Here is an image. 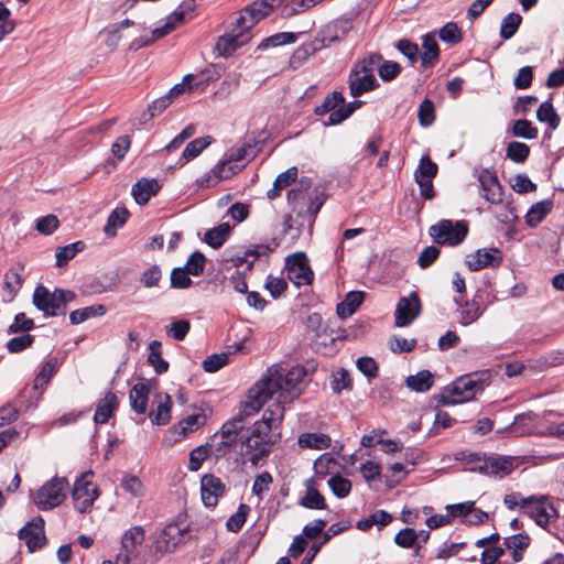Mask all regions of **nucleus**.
<instances>
[{
    "label": "nucleus",
    "instance_id": "nucleus-25",
    "mask_svg": "<svg viewBox=\"0 0 564 564\" xmlns=\"http://www.w3.org/2000/svg\"><path fill=\"white\" fill-rule=\"evenodd\" d=\"M160 189L159 182L154 178H141L133 186L131 194L139 205H145Z\"/></svg>",
    "mask_w": 564,
    "mask_h": 564
},
{
    "label": "nucleus",
    "instance_id": "nucleus-29",
    "mask_svg": "<svg viewBox=\"0 0 564 564\" xmlns=\"http://www.w3.org/2000/svg\"><path fill=\"white\" fill-rule=\"evenodd\" d=\"M118 406V398L117 395L109 391L106 395L98 402L97 409L94 414V421L97 424H105L108 422L113 411Z\"/></svg>",
    "mask_w": 564,
    "mask_h": 564
},
{
    "label": "nucleus",
    "instance_id": "nucleus-9",
    "mask_svg": "<svg viewBox=\"0 0 564 564\" xmlns=\"http://www.w3.org/2000/svg\"><path fill=\"white\" fill-rule=\"evenodd\" d=\"M93 476V471L82 474L75 481L72 491L75 509L80 513L86 512L98 498L99 491L95 487L89 478Z\"/></svg>",
    "mask_w": 564,
    "mask_h": 564
},
{
    "label": "nucleus",
    "instance_id": "nucleus-11",
    "mask_svg": "<svg viewBox=\"0 0 564 564\" xmlns=\"http://www.w3.org/2000/svg\"><path fill=\"white\" fill-rule=\"evenodd\" d=\"M285 269L288 279L295 285H308L313 282L314 273L310 267L308 258L304 252H295L286 257Z\"/></svg>",
    "mask_w": 564,
    "mask_h": 564
},
{
    "label": "nucleus",
    "instance_id": "nucleus-45",
    "mask_svg": "<svg viewBox=\"0 0 564 564\" xmlns=\"http://www.w3.org/2000/svg\"><path fill=\"white\" fill-rule=\"evenodd\" d=\"M57 367L58 362L56 358H50L46 360L34 379L33 388L35 390L43 389V387L50 382L53 375L57 371Z\"/></svg>",
    "mask_w": 564,
    "mask_h": 564
},
{
    "label": "nucleus",
    "instance_id": "nucleus-14",
    "mask_svg": "<svg viewBox=\"0 0 564 564\" xmlns=\"http://www.w3.org/2000/svg\"><path fill=\"white\" fill-rule=\"evenodd\" d=\"M421 301L416 292H411L408 297H401L395 307V326L410 325L421 313Z\"/></svg>",
    "mask_w": 564,
    "mask_h": 564
},
{
    "label": "nucleus",
    "instance_id": "nucleus-35",
    "mask_svg": "<svg viewBox=\"0 0 564 564\" xmlns=\"http://www.w3.org/2000/svg\"><path fill=\"white\" fill-rule=\"evenodd\" d=\"M150 354L148 364L154 368L158 375H163L169 370V362L162 358V344L159 340H152L149 344Z\"/></svg>",
    "mask_w": 564,
    "mask_h": 564
},
{
    "label": "nucleus",
    "instance_id": "nucleus-17",
    "mask_svg": "<svg viewBox=\"0 0 564 564\" xmlns=\"http://www.w3.org/2000/svg\"><path fill=\"white\" fill-rule=\"evenodd\" d=\"M226 486L220 478L206 474L200 479L202 500L206 507H215L218 499L225 494Z\"/></svg>",
    "mask_w": 564,
    "mask_h": 564
},
{
    "label": "nucleus",
    "instance_id": "nucleus-13",
    "mask_svg": "<svg viewBox=\"0 0 564 564\" xmlns=\"http://www.w3.org/2000/svg\"><path fill=\"white\" fill-rule=\"evenodd\" d=\"M19 539L24 541L29 552L33 553L43 547L46 543L44 533V520L42 517H35L19 530Z\"/></svg>",
    "mask_w": 564,
    "mask_h": 564
},
{
    "label": "nucleus",
    "instance_id": "nucleus-22",
    "mask_svg": "<svg viewBox=\"0 0 564 564\" xmlns=\"http://www.w3.org/2000/svg\"><path fill=\"white\" fill-rule=\"evenodd\" d=\"M454 302L457 305L458 323L463 326L473 324L482 315L480 303L476 299L463 301L460 297H455Z\"/></svg>",
    "mask_w": 564,
    "mask_h": 564
},
{
    "label": "nucleus",
    "instance_id": "nucleus-7",
    "mask_svg": "<svg viewBox=\"0 0 564 564\" xmlns=\"http://www.w3.org/2000/svg\"><path fill=\"white\" fill-rule=\"evenodd\" d=\"M250 415L251 414H247L245 412L243 403L240 413L223 424L220 431L214 435L215 438L220 436V441L214 445L216 457H223L227 455L236 445L238 434L243 429L245 419Z\"/></svg>",
    "mask_w": 564,
    "mask_h": 564
},
{
    "label": "nucleus",
    "instance_id": "nucleus-56",
    "mask_svg": "<svg viewBox=\"0 0 564 564\" xmlns=\"http://www.w3.org/2000/svg\"><path fill=\"white\" fill-rule=\"evenodd\" d=\"M344 102L345 98L343 94L339 91H333L325 97L324 101L319 106L315 107L314 113L316 116H324Z\"/></svg>",
    "mask_w": 564,
    "mask_h": 564
},
{
    "label": "nucleus",
    "instance_id": "nucleus-59",
    "mask_svg": "<svg viewBox=\"0 0 564 564\" xmlns=\"http://www.w3.org/2000/svg\"><path fill=\"white\" fill-rule=\"evenodd\" d=\"M397 50L403 54L410 62L411 65H414L420 58L419 46L411 42L408 39H402L395 43Z\"/></svg>",
    "mask_w": 564,
    "mask_h": 564
},
{
    "label": "nucleus",
    "instance_id": "nucleus-1",
    "mask_svg": "<svg viewBox=\"0 0 564 564\" xmlns=\"http://www.w3.org/2000/svg\"><path fill=\"white\" fill-rule=\"evenodd\" d=\"M306 375L307 371L302 366H294L286 372L274 367L269 368L267 373L249 390L245 401V412L247 414L257 413L275 394L282 402L294 401L302 394Z\"/></svg>",
    "mask_w": 564,
    "mask_h": 564
},
{
    "label": "nucleus",
    "instance_id": "nucleus-53",
    "mask_svg": "<svg viewBox=\"0 0 564 564\" xmlns=\"http://www.w3.org/2000/svg\"><path fill=\"white\" fill-rule=\"evenodd\" d=\"M120 486L131 497H141L144 495V486L139 477L132 474H126L120 480Z\"/></svg>",
    "mask_w": 564,
    "mask_h": 564
},
{
    "label": "nucleus",
    "instance_id": "nucleus-2",
    "mask_svg": "<svg viewBox=\"0 0 564 564\" xmlns=\"http://www.w3.org/2000/svg\"><path fill=\"white\" fill-rule=\"evenodd\" d=\"M76 295L73 291L55 289L51 292L43 285H37L33 293V305L41 312L45 317L51 316H63L66 314L67 304L75 300Z\"/></svg>",
    "mask_w": 564,
    "mask_h": 564
},
{
    "label": "nucleus",
    "instance_id": "nucleus-23",
    "mask_svg": "<svg viewBox=\"0 0 564 564\" xmlns=\"http://www.w3.org/2000/svg\"><path fill=\"white\" fill-rule=\"evenodd\" d=\"M154 403L156 409L149 413L151 422L156 425L167 424L171 420V409L173 405L171 395L162 392L156 393L154 395Z\"/></svg>",
    "mask_w": 564,
    "mask_h": 564
},
{
    "label": "nucleus",
    "instance_id": "nucleus-51",
    "mask_svg": "<svg viewBox=\"0 0 564 564\" xmlns=\"http://www.w3.org/2000/svg\"><path fill=\"white\" fill-rule=\"evenodd\" d=\"M322 0H284L283 14L285 17H292L308 10Z\"/></svg>",
    "mask_w": 564,
    "mask_h": 564
},
{
    "label": "nucleus",
    "instance_id": "nucleus-47",
    "mask_svg": "<svg viewBox=\"0 0 564 564\" xmlns=\"http://www.w3.org/2000/svg\"><path fill=\"white\" fill-rule=\"evenodd\" d=\"M214 449V445L205 444L199 445L191 451L188 458V469L191 471H197L205 459L209 457Z\"/></svg>",
    "mask_w": 564,
    "mask_h": 564
},
{
    "label": "nucleus",
    "instance_id": "nucleus-28",
    "mask_svg": "<svg viewBox=\"0 0 564 564\" xmlns=\"http://www.w3.org/2000/svg\"><path fill=\"white\" fill-rule=\"evenodd\" d=\"M150 389L145 383L134 384L129 392L131 409L138 414H144L148 409Z\"/></svg>",
    "mask_w": 564,
    "mask_h": 564
},
{
    "label": "nucleus",
    "instance_id": "nucleus-12",
    "mask_svg": "<svg viewBox=\"0 0 564 564\" xmlns=\"http://www.w3.org/2000/svg\"><path fill=\"white\" fill-rule=\"evenodd\" d=\"M477 180L480 185V196L490 204L498 205L503 202V187L494 170L482 169Z\"/></svg>",
    "mask_w": 564,
    "mask_h": 564
},
{
    "label": "nucleus",
    "instance_id": "nucleus-46",
    "mask_svg": "<svg viewBox=\"0 0 564 564\" xmlns=\"http://www.w3.org/2000/svg\"><path fill=\"white\" fill-rule=\"evenodd\" d=\"M522 22V17L519 13H508L501 21L500 37L503 40L511 39L519 30Z\"/></svg>",
    "mask_w": 564,
    "mask_h": 564
},
{
    "label": "nucleus",
    "instance_id": "nucleus-3",
    "mask_svg": "<svg viewBox=\"0 0 564 564\" xmlns=\"http://www.w3.org/2000/svg\"><path fill=\"white\" fill-rule=\"evenodd\" d=\"M482 389L481 381L470 377H460L451 386L444 388L438 397V403L442 405L463 403L471 400Z\"/></svg>",
    "mask_w": 564,
    "mask_h": 564
},
{
    "label": "nucleus",
    "instance_id": "nucleus-44",
    "mask_svg": "<svg viewBox=\"0 0 564 564\" xmlns=\"http://www.w3.org/2000/svg\"><path fill=\"white\" fill-rule=\"evenodd\" d=\"M213 138L210 135L202 137L192 140L184 149L182 159L188 162L197 158L210 143Z\"/></svg>",
    "mask_w": 564,
    "mask_h": 564
},
{
    "label": "nucleus",
    "instance_id": "nucleus-34",
    "mask_svg": "<svg viewBox=\"0 0 564 564\" xmlns=\"http://www.w3.org/2000/svg\"><path fill=\"white\" fill-rule=\"evenodd\" d=\"M173 31V25L171 23H165L161 28H156L151 31V36H140L134 39L130 44V50L138 51L142 47L149 46L155 41L166 36Z\"/></svg>",
    "mask_w": 564,
    "mask_h": 564
},
{
    "label": "nucleus",
    "instance_id": "nucleus-49",
    "mask_svg": "<svg viewBox=\"0 0 564 564\" xmlns=\"http://www.w3.org/2000/svg\"><path fill=\"white\" fill-rule=\"evenodd\" d=\"M300 505L307 509H326L325 498L313 487L307 488L305 495L300 500Z\"/></svg>",
    "mask_w": 564,
    "mask_h": 564
},
{
    "label": "nucleus",
    "instance_id": "nucleus-19",
    "mask_svg": "<svg viewBox=\"0 0 564 564\" xmlns=\"http://www.w3.org/2000/svg\"><path fill=\"white\" fill-rule=\"evenodd\" d=\"M241 443L246 447V453L251 454L249 460L252 466L260 465L271 453L272 443L270 440L260 436L254 437L249 434L241 440Z\"/></svg>",
    "mask_w": 564,
    "mask_h": 564
},
{
    "label": "nucleus",
    "instance_id": "nucleus-54",
    "mask_svg": "<svg viewBox=\"0 0 564 564\" xmlns=\"http://www.w3.org/2000/svg\"><path fill=\"white\" fill-rule=\"evenodd\" d=\"M249 511V506L240 503L238 510L228 518L226 522L227 530L234 533L240 531L246 522Z\"/></svg>",
    "mask_w": 564,
    "mask_h": 564
},
{
    "label": "nucleus",
    "instance_id": "nucleus-20",
    "mask_svg": "<svg viewBox=\"0 0 564 564\" xmlns=\"http://www.w3.org/2000/svg\"><path fill=\"white\" fill-rule=\"evenodd\" d=\"M348 84L350 95L354 98L379 87V83L373 74L361 73L352 68L349 72Z\"/></svg>",
    "mask_w": 564,
    "mask_h": 564
},
{
    "label": "nucleus",
    "instance_id": "nucleus-38",
    "mask_svg": "<svg viewBox=\"0 0 564 564\" xmlns=\"http://www.w3.org/2000/svg\"><path fill=\"white\" fill-rule=\"evenodd\" d=\"M230 234V226L223 223L205 232V242L214 249L220 248Z\"/></svg>",
    "mask_w": 564,
    "mask_h": 564
},
{
    "label": "nucleus",
    "instance_id": "nucleus-21",
    "mask_svg": "<svg viewBox=\"0 0 564 564\" xmlns=\"http://www.w3.org/2000/svg\"><path fill=\"white\" fill-rule=\"evenodd\" d=\"M186 529L171 523L164 528L156 541V550L161 553L173 552L183 541Z\"/></svg>",
    "mask_w": 564,
    "mask_h": 564
},
{
    "label": "nucleus",
    "instance_id": "nucleus-30",
    "mask_svg": "<svg viewBox=\"0 0 564 564\" xmlns=\"http://www.w3.org/2000/svg\"><path fill=\"white\" fill-rule=\"evenodd\" d=\"M365 299V293L361 291H350L346 294L344 301L337 304V315L340 318L350 317L356 310L361 305Z\"/></svg>",
    "mask_w": 564,
    "mask_h": 564
},
{
    "label": "nucleus",
    "instance_id": "nucleus-61",
    "mask_svg": "<svg viewBox=\"0 0 564 564\" xmlns=\"http://www.w3.org/2000/svg\"><path fill=\"white\" fill-rule=\"evenodd\" d=\"M512 133L516 137L531 140L538 137V129L532 126L531 121L527 119H519L516 120L512 126Z\"/></svg>",
    "mask_w": 564,
    "mask_h": 564
},
{
    "label": "nucleus",
    "instance_id": "nucleus-24",
    "mask_svg": "<svg viewBox=\"0 0 564 564\" xmlns=\"http://www.w3.org/2000/svg\"><path fill=\"white\" fill-rule=\"evenodd\" d=\"M209 73V70L202 73V78L196 83H193V80L196 79L194 75L189 74L184 76L183 82L173 86L166 95L173 100V98L184 93L186 88L188 90L204 89L209 82L215 79Z\"/></svg>",
    "mask_w": 564,
    "mask_h": 564
},
{
    "label": "nucleus",
    "instance_id": "nucleus-39",
    "mask_svg": "<svg viewBox=\"0 0 564 564\" xmlns=\"http://www.w3.org/2000/svg\"><path fill=\"white\" fill-rule=\"evenodd\" d=\"M332 440L326 434L304 433L299 437V445L303 448L326 449Z\"/></svg>",
    "mask_w": 564,
    "mask_h": 564
},
{
    "label": "nucleus",
    "instance_id": "nucleus-36",
    "mask_svg": "<svg viewBox=\"0 0 564 564\" xmlns=\"http://www.w3.org/2000/svg\"><path fill=\"white\" fill-rule=\"evenodd\" d=\"M392 516L386 510H377L366 519L357 521V528L361 531H367L371 527L377 525L378 529L387 527L392 521Z\"/></svg>",
    "mask_w": 564,
    "mask_h": 564
},
{
    "label": "nucleus",
    "instance_id": "nucleus-40",
    "mask_svg": "<svg viewBox=\"0 0 564 564\" xmlns=\"http://www.w3.org/2000/svg\"><path fill=\"white\" fill-rule=\"evenodd\" d=\"M286 402H282L278 397L276 401L272 403L262 414L261 422L267 423L271 429L278 427L284 416V405Z\"/></svg>",
    "mask_w": 564,
    "mask_h": 564
},
{
    "label": "nucleus",
    "instance_id": "nucleus-43",
    "mask_svg": "<svg viewBox=\"0 0 564 564\" xmlns=\"http://www.w3.org/2000/svg\"><path fill=\"white\" fill-rule=\"evenodd\" d=\"M85 249L83 241H76L64 247H59L56 250V265L62 268L68 263L75 256Z\"/></svg>",
    "mask_w": 564,
    "mask_h": 564
},
{
    "label": "nucleus",
    "instance_id": "nucleus-60",
    "mask_svg": "<svg viewBox=\"0 0 564 564\" xmlns=\"http://www.w3.org/2000/svg\"><path fill=\"white\" fill-rule=\"evenodd\" d=\"M205 262V256L199 251H195L189 256L186 264L182 268L189 274L197 276L204 272Z\"/></svg>",
    "mask_w": 564,
    "mask_h": 564
},
{
    "label": "nucleus",
    "instance_id": "nucleus-48",
    "mask_svg": "<svg viewBox=\"0 0 564 564\" xmlns=\"http://www.w3.org/2000/svg\"><path fill=\"white\" fill-rule=\"evenodd\" d=\"M129 216V213L126 208H116L113 209L108 219L107 225L105 226V234L109 237H113L117 234V228L124 225Z\"/></svg>",
    "mask_w": 564,
    "mask_h": 564
},
{
    "label": "nucleus",
    "instance_id": "nucleus-62",
    "mask_svg": "<svg viewBox=\"0 0 564 564\" xmlns=\"http://www.w3.org/2000/svg\"><path fill=\"white\" fill-rule=\"evenodd\" d=\"M437 174V165L434 163L429 155H423L420 160L419 167L414 173V177L422 180L433 178Z\"/></svg>",
    "mask_w": 564,
    "mask_h": 564
},
{
    "label": "nucleus",
    "instance_id": "nucleus-8",
    "mask_svg": "<svg viewBox=\"0 0 564 564\" xmlns=\"http://www.w3.org/2000/svg\"><path fill=\"white\" fill-rule=\"evenodd\" d=\"M522 509H527L528 516L541 528H545L551 519H556L558 512L550 502L547 495L529 496L522 499Z\"/></svg>",
    "mask_w": 564,
    "mask_h": 564
},
{
    "label": "nucleus",
    "instance_id": "nucleus-26",
    "mask_svg": "<svg viewBox=\"0 0 564 564\" xmlns=\"http://www.w3.org/2000/svg\"><path fill=\"white\" fill-rule=\"evenodd\" d=\"M421 54V64L424 68L433 67L440 58V47L436 42L435 35L427 33L423 36Z\"/></svg>",
    "mask_w": 564,
    "mask_h": 564
},
{
    "label": "nucleus",
    "instance_id": "nucleus-27",
    "mask_svg": "<svg viewBox=\"0 0 564 564\" xmlns=\"http://www.w3.org/2000/svg\"><path fill=\"white\" fill-rule=\"evenodd\" d=\"M513 464L509 458L505 457H488V464L482 465L478 468V473L482 475H490L497 477H503L512 471Z\"/></svg>",
    "mask_w": 564,
    "mask_h": 564
},
{
    "label": "nucleus",
    "instance_id": "nucleus-10",
    "mask_svg": "<svg viewBox=\"0 0 564 564\" xmlns=\"http://www.w3.org/2000/svg\"><path fill=\"white\" fill-rule=\"evenodd\" d=\"M246 15H240L236 21V26L231 32L218 37L216 51L220 56H231L236 50L246 44L250 37H247L250 31L245 30Z\"/></svg>",
    "mask_w": 564,
    "mask_h": 564
},
{
    "label": "nucleus",
    "instance_id": "nucleus-55",
    "mask_svg": "<svg viewBox=\"0 0 564 564\" xmlns=\"http://www.w3.org/2000/svg\"><path fill=\"white\" fill-rule=\"evenodd\" d=\"M383 57L380 53H370L368 56L359 59L355 63L352 69H356L366 74H373L375 69L378 70Z\"/></svg>",
    "mask_w": 564,
    "mask_h": 564
},
{
    "label": "nucleus",
    "instance_id": "nucleus-41",
    "mask_svg": "<svg viewBox=\"0 0 564 564\" xmlns=\"http://www.w3.org/2000/svg\"><path fill=\"white\" fill-rule=\"evenodd\" d=\"M105 314L106 307L104 305H91L70 312L69 321L73 325H78L91 317L102 316Z\"/></svg>",
    "mask_w": 564,
    "mask_h": 564
},
{
    "label": "nucleus",
    "instance_id": "nucleus-37",
    "mask_svg": "<svg viewBox=\"0 0 564 564\" xmlns=\"http://www.w3.org/2000/svg\"><path fill=\"white\" fill-rule=\"evenodd\" d=\"M552 202L546 199L535 203L525 215V221L530 227H536L552 209Z\"/></svg>",
    "mask_w": 564,
    "mask_h": 564
},
{
    "label": "nucleus",
    "instance_id": "nucleus-63",
    "mask_svg": "<svg viewBox=\"0 0 564 564\" xmlns=\"http://www.w3.org/2000/svg\"><path fill=\"white\" fill-rule=\"evenodd\" d=\"M438 36L443 42L448 43L451 45L459 43L463 39L459 28L454 22L446 23L440 30Z\"/></svg>",
    "mask_w": 564,
    "mask_h": 564
},
{
    "label": "nucleus",
    "instance_id": "nucleus-6",
    "mask_svg": "<svg viewBox=\"0 0 564 564\" xmlns=\"http://www.w3.org/2000/svg\"><path fill=\"white\" fill-rule=\"evenodd\" d=\"M67 487L68 481L65 477H54L37 490L33 501L44 511L56 508L65 500Z\"/></svg>",
    "mask_w": 564,
    "mask_h": 564
},
{
    "label": "nucleus",
    "instance_id": "nucleus-52",
    "mask_svg": "<svg viewBox=\"0 0 564 564\" xmlns=\"http://www.w3.org/2000/svg\"><path fill=\"white\" fill-rule=\"evenodd\" d=\"M506 155L514 163H524L530 155V148L523 142L512 141L508 144Z\"/></svg>",
    "mask_w": 564,
    "mask_h": 564
},
{
    "label": "nucleus",
    "instance_id": "nucleus-5",
    "mask_svg": "<svg viewBox=\"0 0 564 564\" xmlns=\"http://www.w3.org/2000/svg\"><path fill=\"white\" fill-rule=\"evenodd\" d=\"M144 539L145 532L141 525H134L126 531L121 538L116 564H142L140 555Z\"/></svg>",
    "mask_w": 564,
    "mask_h": 564
},
{
    "label": "nucleus",
    "instance_id": "nucleus-31",
    "mask_svg": "<svg viewBox=\"0 0 564 564\" xmlns=\"http://www.w3.org/2000/svg\"><path fill=\"white\" fill-rule=\"evenodd\" d=\"M406 387L415 392H426L434 383V375L430 370H421L416 375L409 376Z\"/></svg>",
    "mask_w": 564,
    "mask_h": 564
},
{
    "label": "nucleus",
    "instance_id": "nucleus-33",
    "mask_svg": "<svg viewBox=\"0 0 564 564\" xmlns=\"http://www.w3.org/2000/svg\"><path fill=\"white\" fill-rule=\"evenodd\" d=\"M323 48V44H319L318 41H311L308 43H304L299 46L291 56L290 65L292 68L300 67L311 55L315 52L321 51Z\"/></svg>",
    "mask_w": 564,
    "mask_h": 564
},
{
    "label": "nucleus",
    "instance_id": "nucleus-32",
    "mask_svg": "<svg viewBox=\"0 0 564 564\" xmlns=\"http://www.w3.org/2000/svg\"><path fill=\"white\" fill-rule=\"evenodd\" d=\"M296 177L297 169L295 166H292L286 171L280 173L273 183V187L269 189L267 193L268 198L275 199L276 197H279L281 191L291 185L293 182H295Z\"/></svg>",
    "mask_w": 564,
    "mask_h": 564
},
{
    "label": "nucleus",
    "instance_id": "nucleus-4",
    "mask_svg": "<svg viewBox=\"0 0 564 564\" xmlns=\"http://www.w3.org/2000/svg\"><path fill=\"white\" fill-rule=\"evenodd\" d=\"M429 234L437 245L458 246L468 235V225L465 220L442 219L429 228Z\"/></svg>",
    "mask_w": 564,
    "mask_h": 564
},
{
    "label": "nucleus",
    "instance_id": "nucleus-15",
    "mask_svg": "<svg viewBox=\"0 0 564 564\" xmlns=\"http://www.w3.org/2000/svg\"><path fill=\"white\" fill-rule=\"evenodd\" d=\"M245 167V164L235 163L229 158L217 163L208 174L199 181L200 186L209 187L217 184L221 180L230 178Z\"/></svg>",
    "mask_w": 564,
    "mask_h": 564
},
{
    "label": "nucleus",
    "instance_id": "nucleus-58",
    "mask_svg": "<svg viewBox=\"0 0 564 564\" xmlns=\"http://www.w3.org/2000/svg\"><path fill=\"white\" fill-rule=\"evenodd\" d=\"M297 34L293 32H281L276 33L274 35H271L267 39H264L261 44L259 45V48H268V47H274L282 44H289L294 43L296 41Z\"/></svg>",
    "mask_w": 564,
    "mask_h": 564
},
{
    "label": "nucleus",
    "instance_id": "nucleus-18",
    "mask_svg": "<svg viewBox=\"0 0 564 564\" xmlns=\"http://www.w3.org/2000/svg\"><path fill=\"white\" fill-rule=\"evenodd\" d=\"M502 262V254L497 248L479 249L468 256L466 261L470 271H479L486 267L497 268Z\"/></svg>",
    "mask_w": 564,
    "mask_h": 564
},
{
    "label": "nucleus",
    "instance_id": "nucleus-50",
    "mask_svg": "<svg viewBox=\"0 0 564 564\" xmlns=\"http://www.w3.org/2000/svg\"><path fill=\"white\" fill-rule=\"evenodd\" d=\"M330 490L337 498L347 497L350 491L352 484L348 478L340 476L339 474L333 475L327 481Z\"/></svg>",
    "mask_w": 564,
    "mask_h": 564
},
{
    "label": "nucleus",
    "instance_id": "nucleus-57",
    "mask_svg": "<svg viewBox=\"0 0 564 564\" xmlns=\"http://www.w3.org/2000/svg\"><path fill=\"white\" fill-rule=\"evenodd\" d=\"M23 269V265H20L19 270L10 269L4 275V289L8 291L10 297H13L22 286L23 280L21 272Z\"/></svg>",
    "mask_w": 564,
    "mask_h": 564
},
{
    "label": "nucleus",
    "instance_id": "nucleus-64",
    "mask_svg": "<svg viewBox=\"0 0 564 564\" xmlns=\"http://www.w3.org/2000/svg\"><path fill=\"white\" fill-rule=\"evenodd\" d=\"M191 330V323L187 319H176L172 322L166 330V334L175 340L182 341Z\"/></svg>",
    "mask_w": 564,
    "mask_h": 564
},
{
    "label": "nucleus",
    "instance_id": "nucleus-16",
    "mask_svg": "<svg viewBox=\"0 0 564 564\" xmlns=\"http://www.w3.org/2000/svg\"><path fill=\"white\" fill-rule=\"evenodd\" d=\"M284 0H256L248 4L243 12L246 15L245 30L250 31L260 20L270 14L274 7L282 6Z\"/></svg>",
    "mask_w": 564,
    "mask_h": 564
},
{
    "label": "nucleus",
    "instance_id": "nucleus-42",
    "mask_svg": "<svg viewBox=\"0 0 564 564\" xmlns=\"http://www.w3.org/2000/svg\"><path fill=\"white\" fill-rule=\"evenodd\" d=\"M536 118L540 122H546L550 129L555 130L560 126V116L556 113L551 101H543L538 110Z\"/></svg>",
    "mask_w": 564,
    "mask_h": 564
}]
</instances>
